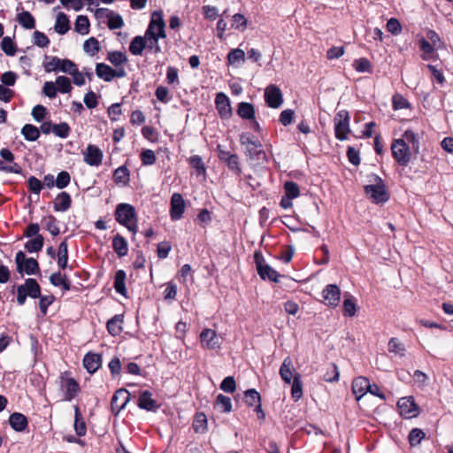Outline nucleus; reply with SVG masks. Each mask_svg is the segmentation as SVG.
<instances>
[{
    "mask_svg": "<svg viewBox=\"0 0 453 453\" xmlns=\"http://www.w3.org/2000/svg\"><path fill=\"white\" fill-rule=\"evenodd\" d=\"M116 220L130 232H137V220L134 207L129 203H119L115 211Z\"/></svg>",
    "mask_w": 453,
    "mask_h": 453,
    "instance_id": "1",
    "label": "nucleus"
},
{
    "mask_svg": "<svg viewBox=\"0 0 453 453\" xmlns=\"http://www.w3.org/2000/svg\"><path fill=\"white\" fill-rule=\"evenodd\" d=\"M369 185L365 187V194L375 203H385L388 199V194L383 180L377 175H372Z\"/></svg>",
    "mask_w": 453,
    "mask_h": 453,
    "instance_id": "2",
    "label": "nucleus"
},
{
    "mask_svg": "<svg viewBox=\"0 0 453 453\" xmlns=\"http://www.w3.org/2000/svg\"><path fill=\"white\" fill-rule=\"evenodd\" d=\"M41 288L35 279H27L25 283L17 288V302L23 305L27 296L31 298L40 297Z\"/></svg>",
    "mask_w": 453,
    "mask_h": 453,
    "instance_id": "3",
    "label": "nucleus"
},
{
    "mask_svg": "<svg viewBox=\"0 0 453 453\" xmlns=\"http://www.w3.org/2000/svg\"><path fill=\"white\" fill-rule=\"evenodd\" d=\"M165 21L163 19V14L161 12H154L151 15V19L149 24V27L145 32L146 36H150L152 38H165Z\"/></svg>",
    "mask_w": 453,
    "mask_h": 453,
    "instance_id": "4",
    "label": "nucleus"
},
{
    "mask_svg": "<svg viewBox=\"0 0 453 453\" xmlns=\"http://www.w3.org/2000/svg\"><path fill=\"white\" fill-rule=\"evenodd\" d=\"M334 132L335 136L340 141L348 139L349 134V116L348 111H340L334 117Z\"/></svg>",
    "mask_w": 453,
    "mask_h": 453,
    "instance_id": "5",
    "label": "nucleus"
},
{
    "mask_svg": "<svg viewBox=\"0 0 453 453\" xmlns=\"http://www.w3.org/2000/svg\"><path fill=\"white\" fill-rule=\"evenodd\" d=\"M393 157L401 165H406L411 160V149L403 140L395 139L391 144Z\"/></svg>",
    "mask_w": 453,
    "mask_h": 453,
    "instance_id": "6",
    "label": "nucleus"
},
{
    "mask_svg": "<svg viewBox=\"0 0 453 453\" xmlns=\"http://www.w3.org/2000/svg\"><path fill=\"white\" fill-rule=\"evenodd\" d=\"M201 346L204 349H219L222 344V337L211 328L203 329L200 334Z\"/></svg>",
    "mask_w": 453,
    "mask_h": 453,
    "instance_id": "7",
    "label": "nucleus"
},
{
    "mask_svg": "<svg viewBox=\"0 0 453 453\" xmlns=\"http://www.w3.org/2000/svg\"><path fill=\"white\" fill-rule=\"evenodd\" d=\"M17 270L19 273L25 272L27 274H35L39 271V265L35 258H27L22 251H19L15 257Z\"/></svg>",
    "mask_w": 453,
    "mask_h": 453,
    "instance_id": "8",
    "label": "nucleus"
},
{
    "mask_svg": "<svg viewBox=\"0 0 453 453\" xmlns=\"http://www.w3.org/2000/svg\"><path fill=\"white\" fill-rule=\"evenodd\" d=\"M397 407L401 416L411 418L418 415V408L412 396L402 397L397 402Z\"/></svg>",
    "mask_w": 453,
    "mask_h": 453,
    "instance_id": "9",
    "label": "nucleus"
},
{
    "mask_svg": "<svg viewBox=\"0 0 453 453\" xmlns=\"http://www.w3.org/2000/svg\"><path fill=\"white\" fill-rule=\"evenodd\" d=\"M265 100L271 108H280L283 104V96L280 89L274 84H270L265 89Z\"/></svg>",
    "mask_w": 453,
    "mask_h": 453,
    "instance_id": "10",
    "label": "nucleus"
},
{
    "mask_svg": "<svg viewBox=\"0 0 453 453\" xmlns=\"http://www.w3.org/2000/svg\"><path fill=\"white\" fill-rule=\"evenodd\" d=\"M185 200L180 193H173L170 202V217L176 221L182 218L185 211Z\"/></svg>",
    "mask_w": 453,
    "mask_h": 453,
    "instance_id": "11",
    "label": "nucleus"
},
{
    "mask_svg": "<svg viewBox=\"0 0 453 453\" xmlns=\"http://www.w3.org/2000/svg\"><path fill=\"white\" fill-rule=\"evenodd\" d=\"M96 73L99 78L103 79L105 81H111L115 77L122 78L127 74L126 71L123 68L114 70L111 66L103 63L96 65Z\"/></svg>",
    "mask_w": 453,
    "mask_h": 453,
    "instance_id": "12",
    "label": "nucleus"
},
{
    "mask_svg": "<svg viewBox=\"0 0 453 453\" xmlns=\"http://www.w3.org/2000/svg\"><path fill=\"white\" fill-rule=\"evenodd\" d=\"M103 157L102 150L93 144H88L83 152V160L90 166H99L102 164Z\"/></svg>",
    "mask_w": 453,
    "mask_h": 453,
    "instance_id": "13",
    "label": "nucleus"
},
{
    "mask_svg": "<svg viewBox=\"0 0 453 453\" xmlns=\"http://www.w3.org/2000/svg\"><path fill=\"white\" fill-rule=\"evenodd\" d=\"M324 303L329 307H336L341 300V290L335 284L327 285L322 291Z\"/></svg>",
    "mask_w": 453,
    "mask_h": 453,
    "instance_id": "14",
    "label": "nucleus"
},
{
    "mask_svg": "<svg viewBox=\"0 0 453 453\" xmlns=\"http://www.w3.org/2000/svg\"><path fill=\"white\" fill-rule=\"evenodd\" d=\"M242 146L245 147L246 154L252 157L256 156H264L261 144L249 134H242L240 138Z\"/></svg>",
    "mask_w": 453,
    "mask_h": 453,
    "instance_id": "15",
    "label": "nucleus"
},
{
    "mask_svg": "<svg viewBox=\"0 0 453 453\" xmlns=\"http://www.w3.org/2000/svg\"><path fill=\"white\" fill-rule=\"evenodd\" d=\"M130 400V394L126 389H119L115 392L111 399V410L119 413L122 409L125 408L127 403Z\"/></svg>",
    "mask_w": 453,
    "mask_h": 453,
    "instance_id": "16",
    "label": "nucleus"
},
{
    "mask_svg": "<svg viewBox=\"0 0 453 453\" xmlns=\"http://www.w3.org/2000/svg\"><path fill=\"white\" fill-rule=\"evenodd\" d=\"M216 108L222 119H228L232 115L229 98L224 93H218L215 98Z\"/></svg>",
    "mask_w": 453,
    "mask_h": 453,
    "instance_id": "17",
    "label": "nucleus"
},
{
    "mask_svg": "<svg viewBox=\"0 0 453 453\" xmlns=\"http://www.w3.org/2000/svg\"><path fill=\"white\" fill-rule=\"evenodd\" d=\"M256 264L257 273L263 280L268 279L271 281H278L280 276L279 273L269 265L265 264L263 261L259 260L257 258V254H256Z\"/></svg>",
    "mask_w": 453,
    "mask_h": 453,
    "instance_id": "18",
    "label": "nucleus"
},
{
    "mask_svg": "<svg viewBox=\"0 0 453 453\" xmlns=\"http://www.w3.org/2000/svg\"><path fill=\"white\" fill-rule=\"evenodd\" d=\"M369 380L365 377H357L352 382V392L356 395L357 401H359L369 389Z\"/></svg>",
    "mask_w": 453,
    "mask_h": 453,
    "instance_id": "19",
    "label": "nucleus"
},
{
    "mask_svg": "<svg viewBox=\"0 0 453 453\" xmlns=\"http://www.w3.org/2000/svg\"><path fill=\"white\" fill-rule=\"evenodd\" d=\"M61 387L65 390V401H71L80 390L79 384L72 378L63 379Z\"/></svg>",
    "mask_w": 453,
    "mask_h": 453,
    "instance_id": "20",
    "label": "nucleus"
},
{
    "mask_svg": "<svg viewBox=\"0 0 453 453\" xmlns=\"http://www.w3.org/2000/svg\"><path fill=\"white\" fill-rule=\"evenodd\" d=\"M397 140H403L405 144H408L416 152L419 150V136L412 129L405 130L402 137Z\"/></svg>",
    "mask_w": 453,
    "mask_h": 453,
    "instance_id": "21",
    "label": "nucleus"
},
{
    "mask_svg": "<svg viewBox=\"0 0 453 453\" xmlns=\"http://www.w3.org/2000/svg\"><path fill=\"white\" fill-rule=\"evenodd\" d=\"M295 371L293 361L289 357H287L280 368V375L286 383H290L294 378L293 372Z\"/></svg>",
    "mask_w": 453,
    "mask_h": 453,
    "instance_id": "22",
    "label": "nucleus"
},
{
    "mask_svg": "<svg viewBox=\"0 0 453 453\" xmlns=\"http://www.w3.org/2000/svg\"><path fill=\"white\" fill-rule=\"evenodd\" d=\"M83 365L89 373H94L101 365V357L88 353L83 358Z\"/></svg>",
    "mask_w": 453,
    "mask_h": 453,
    "instance_id": "23",
    "label": "nucleus"
},
{
    "mask_svg": "<svg viewBox=\"0 0 453 453\" xmlns=\"http://www.w3.org/2000/svg\"><path fill=\"white\" fill-rule=\"evenodd\" d=\"M9 423L15 431L21 432L26 429L27 426V419L23 414L14 412L10 416Z\"/></svg>",
    "mask_w": 453,
    "mask_h": 453,
    "instance_id": "24",
    "label": "nucleus"
},
{
    "mask_svg": "<svg viewBox=\"0 0 453 453\" xmlns=\"http://www.w3.org/2000/svg\"><path fill=\"white\" fill-rule=\"evenodd\" d=\"M54 29L59 35H65L69 31L70 22L66 14L64 12L58 13Z\"/></svg>",
    "mask_w": 453,
    "mask_h": 453,
    "instance_id": "25",
    "label": "nucleus"
},
{
    "mask_svg": "<svg viewBox=\"0 0 453 453\" xmlns=\"http://www.w3.org/2000/svg\"><path fill=\"white\" fill-rule=\"evenodd\" d=\"M388 352L395 357H403L405 356V345L397 338H391L388 344Z\"/></svg>",
    "mask_w": 453,
    "mask_h": 453,
    "instance_id": "26",
    "label": "nucleus"
},
{
    "mask_svg": "<svg viewBox=\"0 0 453 453\" xmlns=\"http://www.w3.org/2000/svg\"><path fill=\"white\" fill-rule=\"evenodd\" d=\"M227 62L234 67H240L245 62V53L242 49H234L227 55Z\"/></svg>",
    "mask_w": 453,
    "mask_h": 453,
    "instance_id": "27",
    "label": "nucleus"
},
{
    "mask_svg": "<svg viewBox=\"0 0 453 453\" xmlns=\"http://www.w3.org/2000/svg\"><path fill=\"white\" fill-rule=\"evenodd\" d=\"M138 406L147 411H154L157 408L156 401L150 391H143L138 401Z\"/></svg>",
    "mask_w": 453,
    "mask_h": 453,
    "instance_id": "28",
    "label": "nucleus"
},
{
    "mask_svg": "<svg viewBox=\"0 0 453 453\" xmlns=\"http://www.w3.org/2000/svg\"><path fill=\"white\" fill-rule=\"evenodd\" d=\"M71 197L66 192H62L57 196L54 201V209L57 211H65L70 208Z\"/></svg>",
    "mask_w": 453,
    "mask_h": 453,
    "instance_id": "29",
    "label": "nucleus"
},
{
    "mask_svg": "<svg viewBox=\"0 0 453 453\" xmlns=\"http://www.w3.org/2000/svg\"><path fill=\"white\" fill-rule=\"evenodd\" d=\"M90 23L88 18L85 15H79L74 23V30L81 35H86L89 33Z\"/></svg>",
    "mask_w": 453,
    "mask_h": 453,
    "instance_id": "30",
    "label": "nucleus"
},
{
    "mask_svg": "<svg viewBox=\"0 0 453 453\" xmlns=\"http://www.w3.org/2000/svg\"><path fill=\"white\" fill-rule=\"evenodd\" d=\"M112 248L119 257H124L128 252V246L126 239L119 234L113 238Z\"/></svg>",
    "mask_w": 453,
    "mask_h": 453,
    "instance_id": "31",
    "label": "nucleus"
},
{
    "mask_svg": "<svg viewBox=\"0 0 453 453\" xmlns=\"http://www.w3.org/2000/svg\"><path fill=\"white\" fill-rule=\"evenodd\" d=\"M237 113L241 118L245 119H255V109L254 106L250 103H240L238 104Z\"/></svg>",
    "mask_w": 453,
    "mask_h": 453,
    "instance_id": "32",
    "label": "nucleus"
},
{
    "mask_svg": "<svg viewBox=\"0 0 453 453\" xmlns=\"http://www.w3.org/2000/svg\"><path fill=\"white\" fill-rule=\"evenodd\" d=\"M145 48L146 42L144 36H135L129 45V50L134 56L142 55Z\"/></svg>",
    "mask_w": 453,
    "mask_h": 453,
    "instance_id": "33",
    "label": "nucleus"
},
{
    "mask_svg": "<svg viewBox=\"0 0 453 453\" xmlns=\"http://www.w3.org/2000/svg\"><path fill=\"white\" fill-rule=\"evenodd\" d=\"M21 134L29 142H35L40 136L39 129L31 124H26L21 129Z\"/></svg>",
    "mask_w": 453,
    "mask_h": 453,
    "instance_id": "34",
    "label": "nucleus"
},
{
    "mask_svg": "<svg viewBox=\"0 0 453 453\" xmlns=\"http://www.w3.org/2000/svg\"><path fill=\"white\" fill-rule=\"evenodd\" d=\"M193 428L196 433H204L207 430V417L204 413H196L193 421Z\"/></svg>",
    "mask_w": 453,
    "mask_h": 453,
    "instance_id": "35",
    "label": "nucleus"
},
{
    "mask_svg": "<svg viewBox=\"0 0 453 453\" xmlns=\"http://www.w3.org/2000/svg\"><path fill=\"white\" fill-rule=\"evenodd\" d=\"M126 273L123 270H119L115 274L114 288L119 294L126 295L127 289L125 285Z\"/></svg>",
    "mask_w": 453,
    "mask_h": 453,
    "instance_id": "36",
    "label": "nucleus"
},
{
    "mask_svg": "<svg viewBox=\"0 0 453 453\" xmlns=\"http://www.w3.org/2000/svg\"><path fill=\"white\" fill-rule=\"evenodd\" d=\"M114 181L117 184L127 185L129 181V171L125 166L117 168L113 174Z\"/></svg>",
    "mask_w": 453,
    "mask_h": 453,
    "instance_id": "37",
    "label": "nucleus"
},
{
    "mask_svg": "<svg viewBox=\"0 0 453 453\" xmlns=\"http://www.w3.org/2000/svg\"><path fill=\"white\" fill-rule=\"evenodd\" d=\"M55 83L57 86L58 92H60L62 94L70 93L73 89L71 81L66 76H58Z\"/></svg>",
    "mask_w": 453,
    "mask_h": 453,
    "instance_id": "38",
    "label": "nucleus"
},
{
    "mask_svg": "<svg viewBox=\"0 0 453 453\" xmlns=\"http://www.w3.org/2000/svg\"><path fill=\"white\" fill-rule=\"evenodd\" d=\"M122 319L120 316H115L111 319L107 323V329L109 333L115 336L121 333L122 331Z\"/></svg>",
    "mask_w": 453,
    "mask_h": 453,
    "instance_id": "39",
    "label": "nucleus"
},
{
    "mask_svg": "<svg viewBox=\"0 0 453 453\" xmlns=\"http://www.w3.org/2000/svg\"><path fill=\"white\" fill-rule=\"evenodd\" d=\"M68 250L66 242H62L58 247V266L62 269H65L67 266L68 261Z\"/></svg>",
    "mask_w": 453,
    "mask_h": 453,
    "instance_id": "40",
    "label": "nucleus"
},
{
    "mask_svg": "<svg viewBox=\"0 0 453 453\" xmlns=\"http://www.w3.org/2000/svg\"><path fill=\"white\" fill-rule=\"evenodd\" d=\"M60 58L58 57L45 56L42 62L43 68L46 73L58 71Z\"/></svg>",
    "mask_w": 453,
    "mask_h": 453,
    "instance_id": "41",
    "label": "nucleus"
},
{
    "mask_svg": "<svg viewBox=\"0 0 453 453\" xmlns=\"http://www.w3.org/2000/svg\"><path fill=\"white\" fill-rule=\"evenodd\" d=\"M83 50L87 54L95 56L100 50L97 39L90 37L86 40L83 44Z\"/></svg>",
    "mask_w": 453,
    "mask_h": 453,
    "instance_id": "42",
    "label": "nucleus"
},
{
    "mask_svg": "<svg viewBox=\"0 0 453 453\" xmlns=\"http://www.w3.org/2000/svg\"><path fill=\"white\" fill-rule=\"evenodd\" d=\"M19 22L27 29H32L35 26V21L34 17L30 12L24 11L18 16Z\"/></svg>",
    "mask_w": 453,
    "mask_h": 453,
    "instance_id": "43",
    "label": "nucleus"
},
{
    "mask_svg": "<svg viewBox=\"0 0 453 453\" xmlns=\"http://www.w3.org/2000/svg\"><path fill=\"white\" fill-rule=\"evenodd\" d=\"M216 406L222 412H230L232 411L231 399L224 395H219L216 399Z\"/></svg>",
    "mask_w": 453,
    "mask_h": 453,
    "instance_id": "44",
    "label": "nucleus"
},
{
    "mask_svg": "<svg viewBox=\"0 0 453 453\" xmlns=\"http://www.w3.org/2000/svg\"><path fill=\"white\" fill-rule=\"evenodd\" d=\"M43 246V238L42 235H37L34 239L28 241L25 248L28 252H37L42 250Z\"/></svg>",
    "mask_w": 453,
    "mask_h": 453,
    "instance_id": "45",
    "label": "nucleus"
},
{
    "mask_svg": "<svg viewBox=\"0 0 453 453\" xmlns=\"http://www.w3.org/2000/svg\"><path fill=\"white\" fill-rule=\"evenodd\" d=\"M248 25L247 19L240 13H236L232 18V27L236 30L243 32L246 30Z\"/></svg>",
    "mask_w": 453,
    "mask_h": 453,
    "instance_id": "46",
    "label": "nucleus"
},
{
    "mask_svg": "<svg viewBox=\"0 0 453 453\" xmlns=\"http://www.w3.org/2000/svg\"><path fill=\"white\" fill-rule=\"evenodd\" d=\"M291 395L296 401L299 400L303 395L302 382L300 380L299 375H296L294 377L291 388Z\"/></svg>",
    "mask_w": 453,
    "mask_h": 453,
    "instance_id": "47",
    "label": "nucleus"
},
{
    "mask_svg": "<svg viewBox=\"0 0 453 453\" xmlns=\"http://www.w3.org/2000/svg\"><path fill=\"white\" fill-rule=\"evenodd\" d=\"M425 437V433L419 428H413L409 434V441L411 446L418 445Z\"/></svg>",
    "mask_w": 453,
    "mask_h": 453,
    "instance_id": "48",
    "label": "nucleus"
},
{
    "mask_svg": "<svg viewBox=\"0 0 453 453\" xmlns=\"http://www.w3.org/2000/svg\"><path fill=\"white\" fill-rule=\"evenodd\" d=\"M245 402L249 406H257L260 403V395L255 389H249L245 392Z\"/></svg>",
    "mask_w": 453,
    "mask_h": 453,
    "instance_id": "49",
    "label": "nucleus"
},
{
    "mask_svg": "<svg viewBox=\"0 0 453 453\" xmlns=\"http://www.w3.org/2000/svg\"><path fill=\"white\" fill-rule=\"evenodd\" d=\"M353 66L357 72L359 73H371V63L365 58H360L356 59L353 63Z\"/></svg>",
    "mask_w": 453,
    "mask_h": 453,
    "instance_id": "50",
    "label": "nucleus"
},
{
    "mask_svg": "<svg viewBox=\"0 0 453 453\" xmlns=\"http://www.w3.org/2000/svg\"><path fill=\"white\" fill-rule=\"evenodd\" d=\"M284 189L286 193V196L289 198H296L300 195L299 187L296 183L293 181H287L284 184Z\"/></svg>",
    "mask_w": 453,
    "mask_h": 453,
    "instance_id": "51",
    "label": "nucleus"
},
{
    "mask_svg": "<svg viewBox=\"0 0 453 453\" xmlns=\"http://www.w3.org/2000/svg\"><path fill=\"white\" fill-rule=\"evenodd\" d=\"M76 67H77V65L73 61L67 59V58H64V59L60 58L59 65H58L59 72H62V73H67L70 75Z\"/></svg>",
    "mask_w": 453,
    "mask_h": 453,
    "instance_id": "52",
    "label": "nucleus"
},
{
    "mask_svg": "<svg viewBox=\"0 0 453 453\" xmlns=\"http://www.w3.org/2000/svg\"><path fill=\"white\" fill-rule=\"evenodd\" d=\"M3 51L8 56H13L16 53V47L10 37H4L1 42Z\"/></svg>",
    "mask_w": 453,
    "mask_h": 453,
    "instance_id": "53",
    "label": "nucleus"
},
{
    "mask_svg": "<svg viewBox=\"0 0 453 453\" xmlns=\"http://www.w3.org/2000/svg\"><path fill=\"white\" fill-rule=\"evenodd\" d=\"M53 134L58 137L66 138L70 134V127L65 122L55 124Z\"/></svg>",
    "mask_w": 453,
    "mask_h": 453,
    "instance_id": "54",
    "label": "nucleus"
},
{
    "mask_svg": "<svg viewBox=\"0 0 453 453\" xmlns=\"http://www.w3.org/2000/svg\"><path fill=\"white\" fill-rule=\"evenodd\" d=\"M413 380L418 388H423L428 385V376L420 370H416L413 373Z\"/></svg>",
    "mask_w": 453,
    "mask_h": 453,
    "instance_id": "55",
    "label": "nucleus"
},
{
    "mask_svg": "<svg viewBox=\"0 0 453 453\" xmlns=\"http://www.w3.org/2000/svg\"><path fill=\"white\" fill-rule=\"evenodd\" d=\"M108 60L114 65L118 66L127 62V57L120 51H112L108 55Z\"/></svg>",
    "mask_w": 453,
    "mask_h": 453,
    "instance_id": "56",
    "label": "nucleus"
},
{
    "mask_svg": "<svg viewBox=\"0 0 453 453\" xmlns=\"http://www.w3.org/2000/svg\"><path fill=\"white\" fill-rule=\"evenodd\" d=\"M392 104L395 110H403L410 107L409 102L400 94L393 96Z\"/></svg>",
    "mask_w": 453,
    "mask_h": 453,
    "instance_id": "57",
    "label": "nucleus"
},
{
    "mask_svg": "<svg viewBox=\"0 0 453 453\" xmlns=\"http://www.w3.org/2000/svg\"><path fill=\"white\" fill-rule=\"evenodd\" d=\"M124 25L123 19L120 15L115 14L113 12L108 17V27L110 29H118Z\"/></svg>",
    "mask_w": 453,
    "mask_h": 453,
    "instance_id": "58",
    "label": "nucleus"
},
{
    "mask_svg": "<svg viewBox=\"0 0 453 453\" xmlns=\"http://www.w3.org/2000/svg\"><path fill=\"white\" fill-rule=\"evenodd\" d=\"M189 164L192 167H194L198 174H204L205 173V166L202 160V158L199 156H193L189 158Z\"/></svg>",
    "mask_w": 453,
    "mask_h": 453,
    "instance_id": "59",
    "label": "nucleus"
},
{
    "mask_svg": "<svg viewBox=\"0 0 453 453\" xmlns=\"http://www.w3.org/2000/svg\"><path fill=\"white\" fill-rule=\"evenodd\" d=\"M387 30L392 35H397L402 32V26L397 19L391 18L387 22Z\"/></svg>",
    "mask_w": 453,
    "mask_h": 453,
    "instance_id": "60",
    "label": "nucleus"
},
{
    "mask_svg": "<svg viewBox=\"0 0 453 453\" xmlns=\"http://www.w3.org/2000/svg\"><path fill=\"white\" fill-rule=\"evenodd\" d=\"M34 43L40 48H45L49 45L50 40L45 34L35 31L34 33Z\"/></svg>",
    "mask_w": 453,
    "mask_h": 453,
    "instance_id": "61",
    "label": "nucleus"
},
{
    "mask_svg": "<svg viewBox=\"0 0 453 453\" xmlns=\"http://www.w3.org/2000/svg\"><path fill=\"white\" fill-rule=\"evenodd\" d=\"M235 388V381L232 376L226 377L220 384V388L226 393H234Z\"/></svg>",
    "mask_w": 453,
    "mask_h": 453,
    "instance_id": "62",
    "label": "nucleus"
},
{
    "mask_svg": "<svg viewBox=\"0 0 453 453\" xmlns=\"http://www.w3.org/2000/svg\"><path fill=\"white\" fill-rule=\"evenodd\" d=\"M340 372L338 367L335 365H332L329 370L324 375V380L327 382L338 381Z\"/></svg>",
    "mask_w": 453,
    "mask_h": 453,
    "instance_id": "63",
    "label": "nucleus"
},
{
    "mask_svg": "<svg viewBox=\"0 0 453 453\" xmlns=\"http://www.w3.org/2000/svg\"><path fill=\"white\" fill-rule=\"evenodd\" d=\"M69 183H70V174L65 171L60 172L56 178V186L58 188H64Z\"/></svg>",
    "mask_w": 453,
    "mask_h": 453,
    "instance_id": "64",
    "label": "nucleus"
}]
</instances>
